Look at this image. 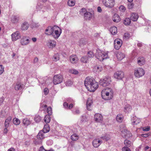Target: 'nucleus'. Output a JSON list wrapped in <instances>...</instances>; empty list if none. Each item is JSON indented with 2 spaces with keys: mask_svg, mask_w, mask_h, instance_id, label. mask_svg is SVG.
I'll return each mask as SVG.
<instances>
[{
  "mask_svg": "<svg viewBox=\"0 0 151 151\" xmlns=\"http://www.w3.org/2000/svg\"><path fill=\"white\" fill-rule=\"evenodd\" d=\"M132 36V33L126 32L124 33V39L127 40L129 39Z\"/></svg>",
  "mask_w": 151,
  "mask_h": 151,
  "instance_id": "nucleus-38",
  "label": "nucleus"
},
{
  "mask_svg": "<svg viewBox=\"0 0 151 151\" xmlns=\"http://www.w3.org/2000/svg\"><path fill=\"white\" fill-rule=\"evenodd\" d=\"M93 104L92 100L91 98H88L86 102V107L88 110L90 111L91 109V106Z\"/></svg>",
  "mask_w": 151,
  "mask_h": 151,
  "instance_id": "nucleus-15",
  "label": "nucleus"
},
{
  "mask_svg": "<svg viewBox=\"0 0 151 151\" xmlns=\"http://www.w3.org/2000/svg\"><path fill=\"white\" fill-rule=\"evenodd\" d=\"M44 132L41 130L38 133L37 135V139L34 141V142L36 145L40 144L42 143V140L45 138Z\"/></svg>",
  "mask_w": 151,
  "mask_h": 151,
  "instance_id": "nucleus-4",
  "label": "nucleus"
},
{
  "mask_svg": "<svg viewBox=\"0 0 151 151\" xmlns=\"http://www.w3.org/2000/svg\"><path fill=\"white\" fill-rule=\"evenodd\" d=\"M19 20V18L18 17L15 16H13L11 18V21L14 23H17Z\"/></svg>",
  "mask_w": 151,
  "mask_h": 151,
  "instance_id": "nucleus-37",
  "label": "nucleus"
},
{
  "mask_svg": "<svg viewBox=\"0 0 151 151\" xmlns=\"http://www.w3.org/2000/svg\"><path fill=\"white\" fill-rule=\"evenodd\" d=\"M93 16V14L89 12H86L84 13V17L86 19L90 20Z\"/></svg>",
  "mask_w": 151,
  "mask_h": 151,
  "instance_id": "nucleus-20",
  "label": "nucleus"
},
{
  "mask_svg": "<svg viewBox=\"0 0 151 151\" xmlns=\"http://www.w3.org/2000/svg\"><path fill=\"white\" fill-rule=\"evenodd\" d=\"M57 27L56 26L54 27L49 26L45 30V34L48 35H52L53 34V32Z\"/></svg>",
  "mask_w": 151,
  "mask_h": 151,
  "instance_id": "nucleus-9",
  "label": "nucleus"
},
{
  "mask_svg": "<svg viewBox=\"0 0 151 151\" xmlns=\"http://www.w3.org/2000/svg\"><path fill=\"white\" fill-rule=\"evenodd\" d=\"M34 120L36 122H39L41 120V117L38 115L35 116L34 119Z\"/></svg>",
  "mask_w": 151,
  "mask_h": 151,
  "instance_id": "nucleus-42",
  "label": "nucleus"
},
{
  "mask_svg": "<svg viewBox=\"0 0 151 151\" xmlns=\"http://www.w3.org/2000/svg\"><path fill=\"white\" fill-rule=\"evenodd\" d=\"M63 80L62 75L58 74L55 76L53 77V83L54 84L57 85L61 83Z\"/></svg>",
  "mask_w": 151,
  "mask_h": 151,
  "instance_id": "nucleus-7",
  "label": "nucleus"
},
{
  "mask_svg": "<svg viewBox=\"0 0 151 151\" xmlns=\"http://www.w3.org/2000/svg\"><path fill=\"white\" fill-rule=\"evenodd\" d=\"M124 144L126 147H129L132 144L131 142L127 139H125L124 141Z\"/></svg>",
  "mask_w": 151,
  "mask_h": 151,
  "instance_id": "nucleus-43",
  "label": "nucleus"
},
{
  "mask_svg": "<svg viewBox=\"0 0 151 151\" xmlns=\"http://www.w3.org/2000/svg\"><path fill=\"white\" fill-rule=\"evenodd\" d=\"M75 4V0H69L68 2V5L70 6H74Z\"/></svg>",
  "mask_w": 151,
  "mask_h": 151,
  "instance_id": "nucleus-44",
  "label": "nucleus"
},
{
  "mask_svg": "<svg viewBox=\"0 0 151 151\" xmlns=\"http://www.w3.org/2000/svg\"><path fill=\"white\" fill-rule=\"evenodd\" d=\"M39 151H53L52 150H45L42 146L40 148L39 150Z\"/></svg>",
  "mask_w": 151,
  "mask_h": 151,
  "instance_id": "nucleus-56",
  "label": "nucleus"
},
{
  "mask_svg": "<svg viewBox=\"0 0 151 151\" xmlns=\"http://www.w3.org/2000/svg\"><path fill=\"white\" fill-rule=\"evenodd\" d=\"M73 113L75 114H78L80 113V112L78 109H76L75 110V111H73Z\"/></svg>",
  "mask_w": 151,
  "mask_h": 151,
  "instance_id": "nucleus-57",
  "label": "nucleus"
},
{
  "mask_svg": "<svg viewBox=\"0 0 151 151\" xmlns=\"http://www.w3.org/2000/svg\"><path fill=\"white\" fill-rule=\"evenodd\" d=\"M79 138V136L76 134H74L70 137V138L73 141H77Z\"/></svg>",
  "mask_w": 151,
  "mask_h": 151,
  "instance_id": "nucleus-36",
  "label": "nucleus"
},
{
  "mask_svg": "<svg viewBox=\"0 0 151 151\" xmlns=\"http://www.w3.org/2000/svg\"><path fill=\"white\" fill-rule=\"evenodd\" d=\"M111 78L109 76H106L103 79L99 81V84L103 87L108 86L111 83Z\"/></svg>",
  "mask_w": 151,
  "mask_h": 151,
  "instance_id": "nucleus-5",
  "label": "nucleus"
},
{
  "mask_svg": "<svg viewBox=\"0 0 151 151\" xmlns=\"http://www.w3.org/2000/svg\"><path fill=\"white\" fill-rule=\"evenodd\" d=\"M145 74L144 69L142 68H136L134 70V74L135 77L139 78L143 76Z\"/></svg>",
  "mask_w": 151,
  "mask_h": 151,
  "instance_id": "nucleus-6",
  "label": "nucleus"
},
{
  "mask_svg": "<svg viewBox=\"0 0 151 151\" xmlns=\"http://www.w3.org/2000/svg\"><path fill=\"white\" fill-rule=\"evenodd\" d=\"M60 32H59L58 30H54V32H53V34L52 36L55 38H58L60 36L61 33V29H60Z\"/></svg>",
  "mask_w": 151,
  "mask_h": 151,
  "instance_id": "nucleus-23",
  "label": "nucleus"
},
{
  "mask_svg": "<svg viewBox=\"0 0 151 151\" xmlns=\"http://www.w3.org/2000/svg\"><path fill=\"white\" fill-rule=\"evenodd\" d=\"M84 85L88 90L91 92H93L98 88V84L93 78L87 77L84 81Z\"/></svg>",
  "mask_w": 151,
  "mask_h": 151,
  "instance_id": "nucleus-1",
  "label": "nucleus"
},
{
  "mask_svg": "<svg viewBox=\"0 0 151 151\" xmlns=\"http://www.w3.org/2000/svg\"><path fill=\"white\" fill-rule=\"evenodd\" d=\"M29 42V40L26 37H24L20 41V43L23 45H27Z\"/></svg>",
  "mask_w": 151,
  "mask_h": 151,
  "instance_id": "nucleus-19",
  "label": "nucleus"
},
{
  "mask_svg": "<svg viewBox=\"0 0 151 151\" xmlns=\"http://www.w3.org/2000/svg\"><path fill=\"white\" fill-rule=\"evenodd\" d=\"M121 132L122 133H124V136L127 137H128V136H127V133H129V132L127 131V130L124 129V130H122L121 131Z\"/></svg>",
  "mask_w": 151,
  "mask_h": 151,
  "instance_id": "nucleus-54",
  "label": "nucleus"
},
{
  "mask_svg": "<svg viewBox=\"0 0 151 151\" xmlns=\"http://www.w3.org/2000/svg\"><path fill=\"white\" fill-rule=\"evenodd\" d=\"M65 85L67 86H70L73 84V83L70 80H68L65 82Z\"/></svg>",
  "mask_w": 151,
  "mask_h": 151,
  "instance_id": "nucleus-51",
  "label": "nucleus"
},
{
  "mask_svg": "<svg viewBox=\"0 0 151 151\" xmlns=\"http://www.w3.org/2000/svg\"><path fill=\"white\" fill-rule=\"evenodd\" d=\"M131 121L132 124L133 125H137L140 122V119L135 116H133L131 118Z\"/></svg>",
  "mask_w": 151,
  "mask_h": 151,
  "instance_id": "nucleus-16",
  "label": "nucleus"
},
{
  "mask_svg": "<svg viewBox=\"0 0 151 151\" xmlns=\"http://www.w3.org/2000/svg\"><path fill=\"white\" fill-rule=\"evenodd\" d=\"M114 77L116 79L121 80L124 77V73L121 71H116L114 73Z\"/></svg>",
  "mask_w": 151,
  "mask_h": 151,
  "instance_id": "nucleus-10",
  "label": "nucleus"
},
{
  "mask_svg": "<svg viewBox=\"0 0 151 151\" xmlns=\"http://www.w3.org/2000/svg\"><path fill=\"white\" fill-rule=\"evenodd\" d=\"M47 112L48 114V115H51L52 113V109L51 107H48L47 109Z\"/></svg>",
  "mask_w": 151,
  "mask_h": 151,
  "instance_id": "nucleus-48",
  "label": "nucleus"
},
{
  "mask_svg": "<svg viewBox=\"0 0 151 151\" xmlns=\"http://www.w3.org/2000/svg\"><path fill=\"white\" fill-rule=\"evenodd\" d=\"M113 20L114 22H118L120 21V19L119 16L118 14H115L113 17Z\"/></svg>",
  "mask_w": 151,
  "mask_h": 151,
  "instance_id": "nucleus-29",
  "label": "nucleus"
},
{
  "mask_svg": "<svg viewBox=\"0 0 151 151\" xmlns=\"http://www.w3.org/2000/svg\"><path fill=\"white\" fill-rule=\"evenodd\" d=\"M48 45L49 47L52 48L55 47L56 45V42L54 40H50L48 41Z\"/></svg>",
  "mask_w": 151,
  "mask_h": 151,
  "instance_id": "nucleus-27",
  "label": "nucleus"
},
{
  "mask_svg": "<svg viewBox=\"0 0 151 151\" xmlns=\"http://www.w3.org/2000/svg\"><path fill=\"white\" fill-rule=\"evenodd\" d=\"M131 19L129 18H127L124 21V24L125 25H128L130 24L131 21Z\"/></svg>",
  "mask_w": 151,
  "mask_h": 151,
  "instance_id": "nucleus-34",
  "label": "nucleus"
},
{
  "mask_svg": "<svg viewBox=\"0 0 151 151\" xmlns=\"http://www.w3.org/2000/svg\"><path fill=\"white\" fill-rule=\"evenodd\" d=\"M150 127L149 126H148L147 127H145L143 128L142 130L144 131H148L150 130Z\"/></svg>",
  "mask_w": 151,
  "mask_h": 151,
  "instance_id": "nucleus-55",
  "label": "nucleus"
},
{
  "mask_svg": "<svg viewBox=\"0 0 151 151\" xmlns=\"http://www.w3.org/2000/svg\"><path fill=\"white\" fill-rule=\"evenodd\" d=\"M103 70V68L101 66H95L93 68V70L94 72L99 73L101 72Z\"/></svg>",
  "mask_w": 151,
  "mask_h": 151,
  "instance_id": "nucleus-28",
  "label": "nucleus"
},
{
  "mask_svg": "<svg viewBox=\"0 0 151 151\" xmlns=\"http://www.w3.org/2000/svg\"><path fill=\"white\" fill-rule=\"evenodd\" d=\"M63 106L65 108L68 109V104L66 102L64 103Z\"/></svg>",
  "mask_w": 151,
  "mask_h": 151,
  "instance_id": "nucleus-60",
  "label": "nucleus"
},
{
  "mask_svg": "<svg viewBox=\"0 0 151 151\" xmlns=\"http://www.w3.org/2000/svg\"><path fill=\"white\" fill-rule=\"evenodd\" d=\"M87 41L85 39L81 38L77 42V44L80 46H83L86 44Z\"/></svg>",
  "mask_w": 151,
  "mask_h": 151,
  "instance_id": "nucleus-22",
  "label": "nucleus"
},
{
  "mask_svg": "<svg viewBox=\"0 0 151 151\" xmlns=\"http://www.w3.org/2000/svg\"><path fill=\"white\" fill-rule=\"evenodd\" d=\"M102 143V141L96 139L93 141L92 144L94 147L97 148Z\"/></svg>",
  "mask_w": 151,
  "mask_h": 151,
  "instance_id": "nucleus-14",
  "label": "nucleus"
},
{
  "mask_svg": "<svg viewBox=\"0 0 151 151\" xmlns=\"http://www.w3.org/2000/svg\"><path fill=\"white\" fill-rule=\"evenodd\" d=\"M53 60L55 61H56L60 59L59 55L58 53L55 54L53 57Z\"/></svg>",
  "mask_w": 151,
  "mask_h": 151,
  "instance_id": "nucleus-40",
  "label": "nucleus"
},
{
  "mask_svg": "<svg viewBox=\"0 0 151 151\" xmlns=\"http://www.w3.org/2000/svg\"><path fill=\"white\" fill-rule=\"evenodd\" d=\"M11 119L12 118L10 116L9 117L6 119L4 123L5 127H9V123Z\"/></svg>",
  "mask_w": 151,
  "mask_h": 151,
  "instance_id": "nucleus-33",
  "label": "nucleus"
},
{
  "mask_svg": "<svg viewBox=\"0 0 151 151\" xmlns=\"http://www.w3.org/2000/svg\"><path fill=\"white\" fill-rule=\"evenodd\" d=\"M117 28L115 26L112 27L110 28V31L113 35H115L117 32Z\"/></svg>",
  "mask_w": 151,
  "mask_h": 151,
  "instance_id": "nucleus-30",
  "label": "nucleus"
},
{
  "mask_svg": "<svg viewBox=\"0 0 151 151\" xmlns=\"http://www.w3.org/2000/svg\"><path fill=\"white\" fill-rule=\"evenodd\" d=\"M116 56L118 59L121 60L125 57V55L122 53L119 52L117 54Z\"/></svg>",
  "mask_w": 151,
  "mask_h": 151,
  "instance_id": "nucleus-32",
  "label": "nucleus"
},
{
  "mask_svg": "<svg viewBox=\"0 0 151 151\" xmlns=\"http://www.w3.org/2000/svg\"><path fill=\"white\" fill-rule=\"evenodd\" d=\"M122 150L124 151H131L130 149L127 147H124L122 148Z\"/></svg>",
  "mask_w": 151,
  "mask_h": 151,
  "instance_id": "nucleus-59",
  "label": "nucleus"
},
{
  "mask_svg": "<svg viewBox=\"0 0 151 151\" xmlns=\"http://www.w3.org/2000/svg\"><path fill=\"white\" fill-rule=\"evenodd\" d=\"M48 90L47 88H45L44 89V92L45 95H47L48 93Z\"/></svg>",
  "mask_w": 151,
  "mask_h": 151,
  "instance_id": "nucleus-63",
  "label": "nucleus"
},
{
  "mask_svg": "<svg viewBox=\"0 0 151 151\" xmlns=\"http://www.w3.org/2000/svg\"><path fill=\"white\" fill-rule=\"evenodd\" d=\"M29 27V24L28 22H23L21 25V29L22 30H27Z\"/></svg>",
  "mask_w": 151,
  "mask_h": 151,
  "instance_id": "nucleus-24",
  "label": "nucleus"
},
{
  "mask_svg": "<svg viewBox=\"0 0 151 151\" xmlns=\"http://www.w3.org/2000/svg\"><path fill=\"white\" fill-rule=\"evenodd\" d=\"M22 84L21 83H17L15 86V89L16 90H18L22 89Z\"/></svg>",
  "mask_w": 151,
  "mask_h": 151,
  "instance_id": "nucleus-35",
  "label": "nucleus"
},
{
  "mask_svg": "<svg viewBox=\"0 0 151 151\" xmlns=\"http://www.w3.org/2000/svg\"><path fill=\"white\" fill-rule=\"evenodd\" d=\"M132 110V107L129 104L126 105L124 107V111L126 113H128L131 112Z\"/></svg>",
  "mask_w": 151,
  "mask_h": 151,
  "instance_id": "nucleus-25",
  "label": "nucleus"
},
{
  "mask_svg": "<svg viewBox=\"0 0 151 151\" xmlns=\"http://www.w3.org/2000/svg\"><path fill=\"white\" fill-rule=\"evenodd\" d=\"M108 56V55L107 53H105L100 50H96V57L99 60L103 61L104 59H106Z\"/></svg>",
  "mask_w": 151,
  "mask_h": 151,
  "instance_id": "nucleus-3",
  "label": "nucleus"
},
{
  "mask_svg": "<svg viewBox=\"0 0 151 151\" xmlns=\"http://www.w3.org/2000/svg\"><path fill=\"white\" fill-rule=\"evenodd\" d=\"M113 91L111 88H106L101 91V96L105 100H109L113 97Z\"/></svg>",
  "mask_w": 151,
  "mask_h": 151,
  "instance_id": "nucleus-2",
  "label": "nucleus"
},
{
  "mask_svg": "<svg viewBox=\"0 0 151 151\" xmlns=\"http://www.w3.org/2000/svg\"><path fill=\"white\" fill-rule=\"evenodd\" d=\"M86 9L85 8H83L81 9L80 13L82 14H84V13L86 12Z\"/></svg>",
  "mask_w": 151,
  "mask_h": 151,
  "instance_id": "nucleus-58",
  "label": "nucleus"
},
{
  "mask_svg": "<svg viewBox=\"0 0 151 151\" xmlns=\"http://www.w3.org/2000/svg\"><path fill=\"white\" fill-rule=\"evenodd\" d=\"M4 67L2 65H0V75L2 74L4 71Z\"/></svg>",
  "mask_w": 151,
  "mask_h": 151,
  "instance_id": "nucleus-53",
  "label": "nucleus"
},
{
  "mask_svg": "<svg viewBox=\"0 0 151 151\" xmlns=\"http://www.w3.org/2000/svg\"><path fill=\"white\" fill-rule=\"evenodd\" d=\"M23 123L24 125L28 126L30 124V122L28 119L25 118L23 120Z\"/></svg>",
  "mask_w": 151,
  "mask_h": 151,
  "instance_id": "nucleus-39",
  "label": "nucleus"
},
{
  "mask_svg": "<svg viewBox=\"0 0 151 151\" xmlns=\"http://www.w3.org/2000/svg\"><path fill=\"white\" fill-rule=\"evenodd\" d=\"M103 2L105 6L109 8L113 7L115 4L114 0H103Z\"/></svg>",
  "mask_w": 151,
  "mask_h": 151,
  "instance_id": "nucleus-8",
  "label": "nucleus"
},
{
  "mask_svg": "<svg viewBox=\"0 0 151 151\" xmlns=\"http://www.w3.org/2000/svg\"><path fill=\"white\" fill-rule=\"evenodd\" d=\"M50 130V127L48 124H45L44 125L42 131L44 133L48 132Z\"/></svg>",
  "mask_w": 151,
  "mask_h": 151,
  "instance_id": "nucleus-31",
  "label": "nucleus"
},
{
  "mask_svg": "<svg viewBox=\"0 0 151 151\" xmlns=\"http://www.w3.org/2000/svg\"><path fill=\"white\" fill-rule=\"evenodd\" d=\"M38 59L37 57H35V58L33 60V63L36 65L38 64Z\"/></svg>",
  "mask_w": 151,
  "mask_h": 151,
  "instance_id": "nucleus-52",
  "label": "nucleus"
},
{
  "mask_svg": "<svg viewBox=\"0 0 151 151\" xmlns=\"http://www.w3.org/2000/svg\"><path fill=\"white\" fill-rule=\"evenodd\" d=\"M88 60V58L87 56H84L81 58V62L83 63H87Z\"/></svg>",
  "mask_w": 151,
  "mask_h": 151,
  "instance_id": "nucleus-45",
  "label": "nucleus"
},
{
  "mask_svg": "<svg viewBox=\"0 0 151 151\" xmlns=\"http://www.w3.org/2000/svg\"><path fill=\"white\" fill-rule=\"evenodd\" d=\"M94 119L95 121L101 123L103 120V117L102 115L100 114H96L94 115Z\"/></svg>",
  "mask_w": 151,
  "mask_h": 151,
  "instance_id": "nucleus-13",
  "label": "nucleus"
},
{
  "mask_svg": "<svg viewBox=\"0 0 151 151\" xmlns=\"http://www.w3.org/2000/svg\"><path fill=\"white\" fill-rule=\"evenodd\" d=\"M139 16L136 13H132L130 16L131 19L133 21H136L137 20Z\"/></svg>",
  "mask_w": 151,
  "mask_h": 151,
  "instance_id": "nucleus-21",
  "label": "nucleus"
},
{
  "mask_svg": "<svg viewBox=\"0 0 151 151\" xmlns=\"http://www.w3.org/2000/svg\"><path fill=\"white\" fill-rule=\"evenodd\" d=\"M133 4L132 3H129L128 4V8L130 9H132L133 6Z\"/></svg>",
  "mask_w": 151,
  "mask_h": 151,
  "instance_id": "nucleus-62",
  "label": "nucleus"
},
{
  "mask_svg": "<svg viewBox=\"0 0 151 151\" xmlns=\"http://www.w3.org/2000/svg\"><path fill=\"white\" fill-rule=\"evenodd\" d=\"M145 60L143 57H140L138 58L137 60V63L139 66H142L145 64Z\"/></svg>",
  "mask_w": 151,
  "mask_h": 151,
  "instance_id": "nucleus-17",
  "label": "nucleus"
},
{
  "mask_svg": "<svg viewBox=\"0 0 151 151\" xmlns=\"http://www.w3.org/2000/svg\"><path fill=\"white\" fill-rule=\"evenodd\" d=\"M70 60L71 63L73 64L76 63L78 61V58L76 55H72L70 57Z\"/></svg>",
  "mask_w": 151,
  "mask_h": 151,
  "instance_id": "nucleus-18",
  "label": "nucleus"
},
{
  "mask_svg": "<svg viewBox=\"0 0 151 151\" xmlns=\"http://www.w3.org/2000/svg\"><path fill=\"white\" fill-rule=\"evenodd\" d=\"M94 56V54L93 52L92 51H89L88 52V58H93Z\"/></svg>",
  "mask_w": 151,
  "mask_h": 151,
  "instance_id": "nucleus-49",
  "label": "nucleus"
},
{
  "mask_svg": "<svg viewBox=\"0 0 151 151\" xmlns=\"http://www.w3.org/2000/svg\"><path fill=\"white\" fill-rule=\"evenodd\" d=\"M110 138L111 137L110 135L107 134H103L102 136L101 137V138L106 141H107L109 140Z\"/></svg>",
  "mask_w": 151,
  "mask_h": 151,
  "instance_id": "nucleus-26",
  "label": "nucleus"
},
{
  "mask_svg": "<svg viewBox=\"0 0 151 151\" xmlns=\"http://www.w3.org/2000/svg\"><path fill=\"white\" fill-rule=\"evenodd\" d=\"M12 40L13 41H16L19 39L21 37L19 32L16 31L13 33L11 35Z\"/></svg>",
  "mask_w": 151,
  "mask_h": 151,
  "instance_id": "nucleus-12",
  "label": "nucleus"
},
{
  "mask_svg": "<svg viewBox=\"0 0 151 151\" xmlns=\"http://www.w3.org/2000/svg\"><path fill=\"white\" fill-rule=\"evenodd\" d=\"M116 120L119 122H121L123 119L122 116L118 115L116 117Z\"/></svg>",
  "mask_w": 151,
  "mask_h": 151,
  "instance_id": "nucleus-47",
  "label": "nucleus"
},
{
  "mask_svg": "<svg viewBox=\"0 0 151 151\" xmlns=\"http://www.w3.org/2000/svg\"><path fill=\"white\" fill-rule=\"evenodd\" d=\"M66 101L68 102H72L73 100L70 98H68L66 99Z\"/></svg>",
  "mask_w": 151,
  "mask_h": 151,
  "instance_id": "nucleus-64",
  "label": "nucleus"
},
{
  "mask_svg": "<svg viewBox=\"0 0 151 151\" xmlns=\"http://www.w3.org/2000/svg\"><path fill=\"white\" fill-rule=\"evenodd\" d=\"M50 121V117L49 115H47L44 118V121L46 123H49Z\"/></svg>",
  "mask_w": 151,
  "mask_h": 151,
  "instance_id": "nucleus-41",
  "label": "nucleus"
},
{
  "mask_svg": "<svg viewBox=\"0 0 151 151\" xmlns=\"http://www.w3.org/2000/svg\"><path fill=\"white\" fill-rule=\"evenodd\" d=\"M20 120L18 119L15 118L13 119V123L16 125H18L20 123Z\"/></svg>",
  "mask_w": 151,
  "mask_h": 151,
  "instance_id": "nucleus-46",
  "label": "nucleus"
},
{
  "mask_svg": "<svg viewBox=\"0 0 151 151\" xmlns=\"http://www.w3.org/2000/svg\"><path fill=\"white\" fill-rule=\"evenodd\" d=\"M119 9L120 11H124L125 10V8L124 6H121L119 7Z\"/></svg>",
  "mask_w": 151,
  "mask_h": 151,
  "instance_id": "nucleus-61",
  "label": "nucleus"
},
{
  "mask_svg": "<svg viewBox=\"0 0 151 151\" xmlns=\"http://www.w3.org/2000/svg\"><path fill=\"white\" fill-rule=\"evenodd\" d=\"M122 42L121 40L118 39H116L114 42L115 48L116 50H119L122 46Z\"/></svg>",
  "mask_w": 151,
  "mask_h": 151,
  "instance_id": "nucleus-11",
  "label": "nucleus"
},
{
  "mask_svg": "<svg viewBox=\"0 0 151 151\" xmlns=\"http://www.w3.org/2000/svg\"><path fill=\"white\" fill-rule=\"evenodd\" d=\"M69 71L70 73L74 74H77L78 73V71L74 69L70 70Z\"/></svg>",
  "mask_w": 151,
  "mask_h": 151,
  "instance_id": "nucleus-50",
  "label": "nucleus"
}]
</instances>
